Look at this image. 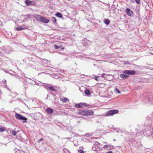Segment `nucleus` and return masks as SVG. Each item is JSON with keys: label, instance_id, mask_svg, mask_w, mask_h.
<instances>
[{"label": "nucleus", "instance_id": "f257e3e1", "mask_svg": "<svg viewBox=\"0 0 153 153\" xmlns=\"http://www.w3.org/2000/svg\"><path fill=\"white\" fill-rule=\"evenodd\" d=\"M94 114V112L91 110H84L80 111L79 113V114H80L84 116L93 115Z\"/></svg>", "mask_w": 153, "mask_h": 153}, {"label": "nucleus", "instance_id": "f03ea898", "mask_svg": "<svg viewBox=\"0 0 153 153\" xmlns=\"http://www.w3.org/2000/svg\"><path fill=\"white\" fill-rule=\"evenodd\" d=\"M118 112L119 111L118 110H110L106 113V116H112L115 114L118 113Z\"/></svg>", "mask_w": 153, "mask_h": 153}, {"label": "nucleus", "instance_id": "7ed1b4c3", "mask_svg": "<svg viewBox=\"0 0 153 153\" xmlns=\"http://www.w3.org/2000/svg\"><path fill=\"white\" fill-rule=\"evenodd\" d=\"M15 116L16 118L20 120H27V118L25 117L22 116L21 115L18 114H16Z\"/></svg>", "mask_w": 153, "mask_h": 153}, {"label": "nucleus", "instance_id": "20e7f679", "mask_svg": "<svg viewBox=\"0 0 153 153\" xmlns=\"http://www.w3.org/2000/svg\"><path fill=\"white\" fill-rule=\"evenodd\" d=\"M15 116L16 118L20 120H27V118L25 117L22 116L21 115L18 114H16Z\"/></svg>", "mask_w": 153, "mask_h": 153}, {"label": "nucleus", "instance_id": "39448f33", "mask_svg": "<svg viewBox=\"0 0 153 153\" xmlns=\"http://www.w3.org/2000/svg\"><path fill=\"white\" fill-rule=\"evenodd\" d=\"M123 73L124 74L133 75L135 74L136 72L134 70H126L124 71Z\"/></svg>", "mask_w": 153, "mask_h": 153}, {"label": "nucleus", "instance_id": "423d86ee", "mask_svg": "<svg viewBox=\"0 0 153 153\" xmlns=\"http://www.w3.org/2000/svg\"><path fill=\"white\" fill-rule=\"evenodd\" d=\"M86 104L84 103H80L76 104L75 106L76 108H81L83 107V105L86 106Z\"/></svg>", "mask_w": 153, "mask_h": 153}, {"label": "nucleus", "instance_id": "0eeeda50", "mask_svg": "<svg viewBox=\"0 0 153 153\" xmlns=\"http://www.w3.org/2000/svg\"><path fill=\"white\" fill-rule=\"evenodd\" d=\"M126 11L127 15L128 16H132L133 15L134 13L133 11L128 8L126 9Z\"/></svg>", "mask_w": 153, "mask_h": 153}, {"label": "nucleus", "instance_id": "6e6552de", "mask_svg": "<svg viewBox=\"0 0 153 153\" xmlns=\"http://www.w3.org/2000/svg\"><path fill=\"white\" fill-rule=\"evenodd\" d=\"M42 16L35 14L34 15V17L35 18L37 21H40L41 19L42 18Z\"/></svg>", "mask_w": 153, "mask_h": 153}, {"label": "nucleus", "instance_id": "1a4fd4ad", "mask_svg": "<svg viewBox=\"0 0 153 153\" xmlns=\"http://www.w3.org/2000/svg\"><path fill=\"white\" fill-rule=\"evenodd\" d=\"M49 19H46L45 17L42 16L40 22L45 23H48L49 22Z\"/></svg>", "mask_w": 153, "mask_h": 153}, {"label": "nucleus", "instance_id": "9d476101", "mask_svg": "<svg viewBox=\"0 0 153 153\" xmlns=\"http://www.w3.org/2000/svg\"><path fill=\"white\" fill-rule=\"evenodd\" d=\"M45 110L47 113L48 114H51L52 113L53 111V109L49 108L46 109Z\"/></svg>", "mask_w": 153, "mask_h": 153}, {"label": "nucleus", "instance_id": "9b49d317", "mask_svg": "<svg viewBox=\"0 0 153 153\" xmlns=\"http://www.w3.org/2000/svg\"><path fill=\"white\" fill-rule=\"evenodd\" d=\"M25 2L27 5H29L32 4L33 2L29 0H25Z\"/></svg>", "mask_w": 153, "mask_h": 153}, {"label": "nucleus", "instance_id": "f8f14e48", "mask_svg": "<svg viewBox=\"0 0 153 153\" xmlns=\"http://www.w3.org/2000/svg\"><path fill=\"white\" fill-rule=\"evenodd\" d=\"M120 76L121 78L123 79H126L128 77V76L123 74H120Z\"/></svg>", "mask_w": 153, "mask_h": 153}, {"label": "nucleus", "instance_id": "ddd939ff", "mask_svg": "<svg viewBox=\"0 0 153 153\" xmlns=\"http://www.w3.org/2000/svg\"><path fill=\"white\" fill-rule=\"evenodd\" d=\"M110 22V21L108 19H105L104 20V22L105 24L108 25Z\"/></svg>", "mask_w": 153, "mask_h": 153}, {"label": "nucleus", "instance_id": "4468645a", "mask_svg": "<svg viewBox=\"0 0 153 153\" xmlns=\"http://www.w3.org/2000/svg\"><path fill=\"white\" fill-rule=\"evenodd\" d=\"M24 28L25 27H23V26L18 27L16 28V30L18 31H20L24 30Z\"/></svg>", "mask_w": 153, "mask_h": 153}, {"label": "nucleus", "instance_id": "2eb2a0df", "mask_svg": "<svg viewBox=\"0 0 153 153\" xmlns=\"http://www.w3.org/2000/svg\"><path fill=\"white\" fill-rule=\"evenodd\" d=\"M56 15L59 18H61L62 17V15L59 13H57L56 14Z\"/></svg>", "mask_w": 153, "mask_h": 153}, {"label": "nucleus", "instance_id": "dca6fc26", "mask_svg": "<svg viewBox=\"0 0 153 153\" xmlns=\"http://www.w3.org/2000/svg\"><path fill=\"white\" fill-rule=\"evenodd\" d=\"M85 93L86 95H90L91 94L89 90H86L85 91Z\"/></svg>", "mask_w": 153, "mask_h": 153}, {"label": "nucleus", "instance_id": "f3484780", "mask_svg": "<svg viewBox=\"0 0 153 153\" xmlns=\"http://www.w3.org/2000/svg\"><path fill=\"white\" fill-rule=\"evenodd\" d=\"M114 91L115 92L118 93V94H121L120 92L119 91V90L117 88H116Z\"/></svg>", "mask_w": 153, "mask_h": 153}, {"label": "nucleus", "instance_id": "a211bd4d", "mask_svg": "<svg viewBox=\"0 0 153 153\" xmlns=\"http://www.w3.org/2000/svg\"><path fill=\"white\" fill-rule=\"evenodd\" d=\"M62 100L63 102H66L68 100V99L66 98H64L62 99Z\"/></svg>", "mask_w": 153, "mask_h": 153}, {"label": "nucleus", "instance_id": "6ab92c4d", "mask_svg": "<svg viewBox=\"0 0 153 153\" xmlns=\"http://www.w3.org/2000/svg\"><path fill=\"white\" fill-rule=\"evenodd\" d=\"M49 88L52 91H55L56 90L52 86H50L49 87Z\"/></svg>", "mask_w": 153, "mask_h": 153}, {"label": "nucleus", "instance_id": "aec40b11", "mask_svg": "<svg viewBox=\"0 0 153 153\" xmlns=\"http://www.w3.org/2000/svg\"><path fill=\"white\" fill-rule=\"evenodd\" d=\"M11 133L13 136H15L16 134V132L14 130H12Z\"/></svg>", "mask_w": 153, "mask_h": 153}, {"label": "nucleus", "instance_id": "412c9836", "mask_svg": "<svg viewBox=\"0 0 153 153\" xmlns=\"http://www.w3.org/2000/svg\"><path fill=\"white\" fill-rule=\"evenodd\" d=\"M52 20L53 22L55 23L56 22V19L54 17L52 18Z\"/></svg>", "mask_w": 153, "mask_h": 153}, {"label": "nucleus", "instance_id": "4be33fe9", "mask_svg": "<svg viewBox=\"0 0 153 153\" xmlns=\"http://www.w3.org/2000/svg\"><path fill=\"white\" fill-rule=\"evenodd\" d=\"M108 146L107 145H105L104 147H103V148L105 149H108Z\"/></svg>", "mask_w": 153, "mask_h": 153}, {"label": "nucleus", "instance_id": "5701e85b", "mask_svg": "<svg viewBox=\"0 0 153 153\" xmlns=\"http://www.w3.org/2000/svg\"><path fill=\"white\" fill-rule=\"evenodd\" d=\"M60 47V46H57L56 45H54V47L56 49H58V48H59Z\"/></svg>", "mask_w": 153, "mask_h": 153}, {"label": "nucleus", "instance_id": "b1692460", "mask_svg": "<svg viewBox=\"0 0 153 153\" xmlns=\"http://www.w3.org/2000/svg\"><path fill=\"white\" fill-rule=\"evenodd\" d=\"M0 131L1 132H3L5 131V129L4 128L2 127H1L0 128Z\"/></svg>", "mask_w": 153, "mask_h": 153}, {"label": "nucleus", "instance_id": "393cba45", "mask_svg": "<svg viewBox=\"0 0 153 153\" xmlns=\"http://www.w3.org/2000/svg\"><path fill=\"white\" fill-rule=\"evenodd\" d=\"M135 1L137 4H140V0H135Z\"/></svg>", "mask_w": 153, "mask_h": 153}, {"label": "nucleus", "instance_id": "a878e982", "mask_svg": "<svg viewBox=\"0 0 153 153\" xmlns=\"http://www.w3.org/2000/svg\"><path fill=\"white\" fill-rule=\"evenodd\" d=\"M79 152L80 153H84V151L83 150H79Z\"/></svg>", "mask_w": 153, "mask_h": 153}, {"label": "nucleus", "instance_id": "bb28decb", "mask_svg": "<svg viewBox=\"0 0 153 153\" xmlns=\"http://www.w3.org/2000/svg\"><path fill=\"white\" fill-rule=\"evenodd\" d=\"M42 140H43L42 138H41V139L38 140V142L39 143H40Z\"/></svg>", "mask_w": 153, "mask_h": 153}, {"label": "nucleus", "instance_id": "cd10ccee", "mask_svg": "<svg viewBox=\"0 0 153 153\" xmlns=\"http://www.w3.org/2000/svg\"><path fill=\"white\" fill-rule=\"evenodd\" d=\"M37 115L38 116H41V118H42V117L43 116L40 113H38Z\"/></svg>", "mask_w": 153, "mask_h": 153}, {"label": "nucleus", "instance_id": "c85d7f7f", "mask_svg": "<svg viewBox=\"0 0 153 153\" xmlns=\"http://www.w3.org/2000/svg\"><path fill=\"white\" fill-rule=\"evenodd\" d=\"M27 17L28 18H30L31 17V15H27Z\"/></svg>", "mask_w": 153, "mask_h": 153}, {"label": "nucleus", "instance_id": "c756f323", "mask_svg": "<svg viewBox=\"0 0 153 153\" xmlns=\"http://www.w3.org/2000/svg\"><path fill=\"white\" fill-rule=\"evenodd\" d=\"M105 75V74L103 73L101 74V77H103Z\"/></svg>", "mask_w": 153, "mask_h": 153}, {"label": "nucleus", "instance_id": "7c9ffc66", "mask_svg": "<svg viewBox=\"0 0 153 153\" xmlns=\"http://www.w3.org/2000/svg\"><path fill=\"white\" fill-rule=\"evenodd\" d=\"M98 77H99V76H97V77H95V79L97 81L98 80L97 79V78Z\"/></svg>", "mask_w": 153, "mask_h": 153}, {"label": "nucleus", "instance_id": "2f4dec72", "mask_svg": "<svg viewBox=\"0 0 153 153\" xmlns=\"http://www.w3.org/2000/svg\"><path fill=\"white\" fill-rule=\"evenodd\" d=\"M109 153H112V152L111 151H110Z\"/></svg>", "mask_w": 153, "mask_h": 153}, {"label": "nucleus", "instance_id": "473e14b6", "mask_svg": "<svg viewBox=\"0 0 153 153\" xmlns=\"http://www.w3.org/2000/svg\"><path fill=\"white\" fill-rule=\"evenodd\" d=\"M64 49V48H62V50H63Z\"/></svg>", "mask_w": 153, "mask_h": 153}, {"label": "nucleus", "instance_id": "72a5a7b5", "mask_svg": "<svg viewBox=\"0 0 153 153\" xmlns=\"http://www.w3.org/2000/svg\"><path fill=\"white\" fill-rule=\"evenodd\" d=\"M26 121H24V122H26Z\"/></svg>", "mask_w": 153, "mask_h": 153}, {"label": "nucleus", "instance_id": "f704fd0d", "mask_svg": "<svg viewBox=\"0 0 153 153\" xmlns=\"http://www.w3.org/2000/svg\"><path fill=\"white\" fill-rule=\"evenodd\" d=\"M1 54V53L0 52V54Z\"/></svg>", "mask_w": 153, "mask_h": 153}]
</instances>
